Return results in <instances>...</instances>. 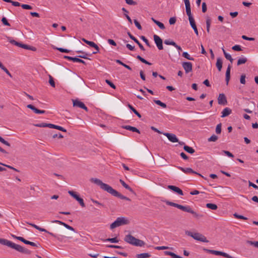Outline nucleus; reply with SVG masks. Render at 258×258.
Wrapping results in <instances>:
<instances>
[{
    "mask_svg": "<svg viewBox=\"0 0 258 258\" xmlns=\"http://www.w3.org/2000/svg\"><path fill=\"white\" fill-rule=\"evenodd\" d=\"M92 182L100 186V188L111 195L117 197L122 200H125L128 201H131V199L128 198L123 196L115 189H114L111 186L107 184L103 183L101 180L96 178H92L90 179Z\"/></svg>",
    "mask_w": 258,
    "mask_h": 258,
    "instance_id": "obj_1",
    "label": "nucleus"
},
{
    "mask_svg": "<svg viewBox=\"0 0 258 258\" xmlns=\"http://www.w3.org/2000/svg\"><path fill=\"white\" fill-rule=\"evenodd\" d=\"M164 202L167 205L176 207L179 209L182 210L183 211L191 213V214L193 215L194 217L197 219H200L203 217L204 216L203 214L197 213V212H195L194 210L191 209V208L189 206H184L168 201H165Z\"/></svg>",
    "mask_w": 258,
    "mask_h": 258,
    "instance_id": "obj_2",
    "label": "nucleus"
},
{
    "mask_svg": "<svg viewBox=\"0 0 258 258\" xmlns=\"http://www.w3.org/2000/svg\"><path fill=\"white\" fill-rule=\"evenodd\" d=\"M1 244L6 245L22 253L30 254L31 253L28 249L6 239L1 238Z\"/></svg>",
    "mask_w": 258,
    "mask_h": 258,
    "instance_id": "obj_3",
    "label": "nucleus"
},
{
    "mask_svg": "<svg viewBox=\"0 0 258 258\" xmlns=\"http://www.w3.org/2000/svg\"><path fill=\"white\" fill-rule=\"evenodd\" d=\"M185 234L186 235L192 237L194 239L198 241L203 242H209V240L207 239L206 237L200 233H192L189 231H186Z\"/></svg>",
    "mask_w": 258,
    "mask_h": 258,
    "instance_id": "obj_4",
    "label": "nucleus"
},
{
    "mask_svg": "<svg viewBox=\"0 0 258 258\" xmlns=\"http://www.w3.org/2000/svg\"><path fill=\"white\" fill-rule=\"evenodd\" d=\"M129 223V221L124 217H118L116 220L113 222L110 226L111 229H113L116 227L120 226L123 225H126Z\"/></svg>",
    "mask_w": 258,
    "mask_h": 258,
    "instance_id": "obj_5",
    "label": "nucleus"
},
{
    "mask_svg": "<svg viewBox=\"0 0 258 258\" xmlns=\"http://www.w3.org/2000/svg\"><path fill=\"white\" fill-rule=\"evenodd\" d=\"M9 41L11 44L16 45L18 47L23 48L24 49L31 50L34 51L36 50V48L35 47L31 46L28 45L27 44H23L21 42H17V41H15V40L11 39L9 38Z\"/></svg>",
    "mask_w": 258,
    "mask_h": 258,
    "instance_id": "obj_6",
    "label": "nucleus"
},
{
    "mask_svg": "<svg viewBox=\"0 0 258 258\" xmlns=\"http://www.w3.org/2000/svg\"><path fill=\"white\" fill-rule=\"evenodd\" d=\"M203 250L205 251L209 252L211 254H213L217 255H222L226 258H234L232 256L229 255V254L225 253L224 252H222L221 251H218L215 250H211L207 248H204Z\"/></svg>",
    "mask_w": 258,
    "mask_h": 258,
    "instance_id": "obj_7",
    "label": "nucleus"
},
{
    "mask_svg": "<svg viewBox=\"0 0 258 258\" xmlns=\"http://www.w3.org/2000/svg\"><path fill=\"white\" fill-rule=\"evenodd\" d=\"M69 194L76 199L80 204L82 207H85V204L84 202V200L82 198H80L75 191L69 190L68 191Z\"/></svg>",
    "mask_w": 258,
    "mask_h": 258,
    "instance_id": "obj_8",
    "label": "nucleus"
},
{
    "mask_svg": "<svg viewBox=\"0 0 258 258\" xmlns=\"http://www.w3.org/2000/svg\"><path fill=\"white\" fill-rule=\"evenodd\" d=\"M1 143L3 144L4 145H5L6 146L5 149H3L2 148H1V153L9 154L10 153V151L11 150L10 144L7 141L5 140L2 137L1 139Z\"/></svg>",
    "mask_w": 258,
    "mask_h": 258,
    "instance_id": "obj_9",
    "label": "nucleus"
},
{
    "mask_svg": "<svg viewBox=\"0 0 258 258\" xmlns=\"http://www.w3.org/2000/svg\"><path fill=\"white\" fill-rule=\"evenodd\" d=\"M154 40L155 42L157 45V47L159 50H162L163 49V41L162 39L158 35H154Z\"/></svg>",
    "mask_w": 258,
    "mask_h": 258,
    "instance_id": "obj_10",
    "label": "nucleus"
},
{
    "mask_svg": "<svg viewBox=\"0 0 258 258\" xmlns=\"http://www.w3.org/2000/svg\"><path fill=\"white\" fill-rule=\"evenodd\" d=\"M73 106L74 107H78L81 108H82L86 110V111H88V108L86 106L85 104L80 101V100L76 99V100H73Z\"/></svg>",
    "mask_w": 258,
    "mask_h": 258,
    "instance_id": "obj_11",
    "label": "nucleus"
},
{
    "mask_svg": "<svg viewBox=\"0 0 258 258\" xmlns=\"http://www.w3.org/2000/svg\"><path fill=\"white\" fill-rule=\"evenodd\" d=\"M178 168L180 170H181L182 171H183L185 173H194V174H197V175L200 176L201 177H203L205 179H207V178L204 177L202 174L197 172L196 171H194L190 168H184L181 167H178Z\"/></svg>",
    "mask_w": 258,
    "mask_h": 258,
    "instance_id": "obj_12",
    "label": "nucleus"
},
{
    "mask_svg": "<svg viewBox=\"0 0 258 258\" xmlns=\"http://www.w3.org/2000/svg\"><path fill=\"white\" fill-rule=\"evenodd\" d=\"M163 134L167 137L170 142L172 143L178 142V139L175 134L168 133H163Z\"/></svg>",
    "mask_w": 258,
    "mask_h": 258,
    "instance_id": "obj_13",
    "label": "nucleus"
},
{
    "mask_svg": "<svg viewBox=\"0 0 258 258\" xmlns=\"http://www.w3.org/2000/svg\"><path fill=\"white\" fill-rule=\"evenodd\" d=\"M182 66L186 74L192 71V65L190 62H183L182 63Z\"/></svg>",
    "mask_w": 258,
    "mask_h": 258,
    "instance_id": "obj_14",
    "label": "nucleus"
},
{
    "mask_svg": "<svg viewBox=\"0 0 258 258\" xmlns=\"http://www.w3.org/2000/svg\"><path fill=\"white\" fill-rule=\"evenodd\" d=\"M218 102L220 105H226L227 101L225 95L224 94H220L218 97Z\"/></svg>",
    "mask_w": 258,
    "mask_h": 258,
    "instance_id": "obj_15",
    "label": "nucleus"
},
{
    "mask_svg": "<svg viewBox=\"0 0 258 258\" xmlns=\"http://www.w3.org/2000/svg\"><path fill=\"white\" fill-rule=\"evenodd\" d=\"M127 34L130 37V38L139 45L140 48L142 50H145V48L143 45L139 41V40L136 37H135L133 35H132V34L130 32H128Z\"/></svg>",
    "mask_w": 258,
    "mask_h": 258,
    "instance_id": "obj_16",
    "label": "nucleus"
},
{
    "mask_svg": "<svg viewBox=\"0 0 258 258\" xmlns=\"http://www.w3.org/2000/svg\"><path fill=\"white\" fill-rule=\"evenodd\" d=\"M136 238L131 234L126 235L124 237V241L130 244L134 245Z\"/></svg>",
    "mask_w": 258,
    "mask_h": 258,
    "instance_id": "obj_17",
    "label": "nucleus"
},
{
    "mask_svg": "<svg viewBox=\"0 0 258 258\" xmlns=\"http://www.w3.org/2000/svg\"><path fill=\"white\" fill-rule=\"evenodd\" d=\"M167 188L170 190H172V191L176 192L178 195L180 196L183 195V192L182 190L179 188V187L174 186V185H168Z\"/></svg>",
    "mask_w": 258,
    "mask_h": 258,
    "instance_id": "obj_18",
    "label": "nucleus"
},
{
    "mask_svg": "<svg viewBox=\"0 0 258 258\" xmlns=\"http://www.w3.org/2000/svg\"><path fill=\"white\" fill-rule=\"evenodd\" d=\"M27 107L32 110L35 113L37 114H42L45 112V110H39L31 104L27 105Z\"/></svg>",
    "mask_w": 258,
    "mask_h": 258,
    "instance_id": "obj_19",
    "label": "nucleus"
},
{
    "mask_svg": "<svg viewBox=\"0 0 258 258\" xmlns=\"http://www.w3.org/2000/svg\"><path fill=\"white\" fill-rule=\"evenodd\" d=\"M231 65L229 64L228 67H227L226 72L225 81H226V85H228V83H229V80H230V70H231Z\"/></svg>",
    "mask_w": 258,
    "mask_h": 258,
    "instance_id": "obj_20",
    "label": "nucleus"
},
{
    "mask_svg": "<svg viewBox=\"0 0 258 258\" xmlns=\"http://www.w3.org/2000/svg\"><path fill=\"white\" fill-rule=\"evenodd\" d=\"M231 113L232 110L230 108L226 107L222 111L221 117H226L230 115Z\"/></svg>",
    "mask_w": 258,
    "mask_h": 258,
    "instance_id": "obj_21",
    "label": "nucleus"
},
{
    "mask_svg": "<svg viewBox=\"0 0 258 258\" xmlns=\"http://www.w3.org/2000/svg\"><path fill=\"white\" fill-rule=\"evenodd\" d=\"M123 128L132 131L133 132H136L138 134H140V131L136 127L132 126L131 125H124L122 126Z\"/></svg>",
    "mask_w": 258,
    "mask_h": 258,
    "instance_id": "obj_22",
    "label": "nucleus"
},
{
    "mask_svg": "<svg viewBox=\"0 0 258 258\" xmlns=\"http://www.w3.org/2000/svg\"><path fill=\"white\" fill-rule=\"evenodd\" d=\"M54 222L58 223V224H59L60 225H62L66 228H67L68 229H69V230H71L72 231H75V229H74V228L73 227H71V226L67 224L66 223H65L64 222H61L60 221H59V220H55L54 221Z\"/></svg>",
    "mask_w": 258,
    "mask_h": 258,
    "instance_id": "obj_23",
    "label": "nucleus"
},
{
    "mask_svg": "<svg viewBox=\"0 0 258 258\" xmlns=\"http://www.w3.org/2000/svg\"><path fill=\"white\" fill-rule=\"evenodd\" d=\"M119 182L125 188L128 189L132 193L135 194V192L133 190V189L128 185H127L123 180L120 179Z\"/></svg>",
    "mask_w": 258,
    "mask_h": 258,
    "instance_id": "obj_24",
    "label": "nucleus"
},
{
    "mask_svg": "<svg viewBox=\"0 0 258 258\" xmlns=\"http://www.w3.org/2000/svg\"><path fill=\"white\" fill-rule=\"evenodd\" d=\"M185 5L186 13L188 17V18L192 17L191 13L190 3L185 4Z\"/></svg>",
    "mask_w": 258,
    "mask_h": 258,
    "instance_id": "obj_25",
    "label": "nucleus"
},
{
    "mask_svg": "<svg viewBox=\"0 0 258 258\" xmlns=\"http://www.w3.org/2000/svg\"><path fill=\"white\" fill-rule=\"evenodd\" d=\"M222 63L223 62L222 59L220 57H218L217 59L216 65L219 72L221 71L222 68Z\"/></svg>",
    "mask_w": 258,
    "mask_h": 258,
    "instance_id": "obj_26",
    "label": "nucleus"
},
{
    "mask_svg": "<svg viewBox=\"0 0 258 258\" xmlns=\"http://www.w3.org/2000/svg\"><path fill=\"white\" fill-rule=\"evenodd\" d=\"M164 252V254L165 255H170L173 258H183L181 256H180L179 255H177V254H175L174 253H173L172 252H171V251H165Z\"/></svg>",
    "mask_w": 258,
    "mask_h": 258,
    "instance_id": "obj_27",
    "label": "nucleus"
},
{
    "mask_svg": "<svg viewBox=\"0 0 258 258\" xmlns=\"http://www.w3.org/2000/svg\"><path fill=\"white\" fill-rule=\"evenodd\" d=\"M184 151L190 154H193L195 152V150L191 147L187 145H184L183 147Z\"/></svg>",
    "mask_w": 258,
    "mask_h": 258,
    "instance_id": "obj_28",
    "label": "nucleus"
},
{
    "mask_svg": "<svg viewBox=\"0 0 258 258\" xmlns=\"http://www.w3.org/2000/svg\"><path fill=\"white\" fill-rule=\"evenodd\" d=\"M90 46L92 47H93L95 49H97V51H94L93 52V54H96L97 53H98L99 51V47H98V46L93 41H91L90 43H89V45Z\"/></svg>",
    "mask_w": 258,
    "mask_h": 258,
    "instance_id": "obj_29",
    "label": "nucleus"
},
{
    "mask_svg": "<svg viewBox=\"0 0 258 258\" xmlns=\"http://www.w3.org/2000/svg\"><path fill=\"white\" fill-rule=\"evenodd\" d=\"M122 11L124 13V15L125 17L126 18V19H127L128 21L130 22V23L131 24H132V20L127 14L128 13V11L126 10L124 8H122Z\"/></svg>",
    "mask_w": 258,
    "mask_h": 258,
    "instance_id": "obj_30",
    "label": "nucleus"
},
{
    "mask_svg": "<svg viewBox=\"0 0 258 258\" xmlns=\"http://www.w3.org/2000/svg\"><path fill=\"white\" fill-rule=\"evenodd\" d=\"M27 223L28 224H29V225H31L32 227H34V228L40 231H41V232L46 231V229H45L44 228H41V227L38 226L37 225H35L34 224L30 223H29V222H27Z\"/></svg>",
    "mask_w": 258,
    "mask_h": 258,
    "instance_id": "obj_31",
    "label": "nucleus"
},
{
    "mask_svg": "<svg viewBox=\"0 0 258 258\" xmlns=\"http://www.w3.org/2000/svg\"><path fill=\"white\" fill-rule=\"evenodd\" d=\"M145 245V242L141 240H140L139 239H136V241L135 242V243L134 244V245H135V246H144Z\"/></svg>",
    "mask_w": 258,
    "mask_h": 258,
    "instance_id": "obj_32",
    "label": "nucleus"
},
{
    "mask_svg": "<svg viewBox=\"0 0 258 258\" xmlns=\"http://www.w3.org/2000/svg\"><path fill=\"white\" fill-rule=\"evenodd\" d=\"M150 256V254L149 253H142L136 255L137 258H148Z\"/></svg>",
    "mask_w": 258,
    "mask_h": 258,
    "instance_id": "obj_33",
    "label": "nucleus"
},
{
    "mask_svg": "<svg viewBox=\"0 0 258 258\" xmlns=\"http://www.w3.org/2000/svg\"><path fill=\"white\" fill-rule=\"evenodd\" d=\"M206 207L209 208V209L213 210H216L218 208V207H217V206L216 204H212V203H208V204H206Z\"/></svg>",
    "mask_w": 258,
    "mask_h": 258,
    "instance_id": "obj_34",
    "label": "nucleus"
},
{
    "mask_svg": "<svg viewBox=\"0 0 258 258\" xmlns=\"http://www.w3.org/2000/svg\"><path fill=\"white\" fill-rule=\"evenodd\" d=\"M50 124L51 123H41L34 124V125L35 126L40 127H48L50 128Z\"/></svg>",
    "mask_w": 258,
    "mask_h": 258,
    "instance_id": "obj_35",
    "label": "nucleus"
},
{
    "mask_svg": "<svg viewBox=\"0 0 258 258\" xmlns=\"http://www.w3.org/2000/svg\"><path fill=\"white\" fill-rule=\"evenodd\" d=\"M222 49L223 53L226 58L229 60L231 62V63H232L233 59L232 58L231 55L228 54L223 48Z\"/></svg>",
    "mask_w": 258,
    "mask_h": 258,
    "instance_id": "obj_36",
    "label": "nucleus"
},
{
    "mask_svg": "<svg viewBox=\"0 0 258 258\" xmlns=\"http://www.w3.org/2000/svg\"><path fill=\"white\" fill-rule=\"evenodd\" d=\"M115 61H116L117 63H118V64H120V65H121V66H123L124 68H126V69H128V70H132V68H131L129 66H128V65H127V64H125V63H124L123 62H122L121 60H120L119 59H116V60H115Z\"/></svg>",
    "mask_w": 258,
    "mask_h": 258,
    "instance_id": "obj_37",
    "label": "nucleus"
},
{
    "mask_svg": "<svg viewBox=\"0 0 258 258\" xmlns=\"http://www.w3.org/2000/svg\"><path fill=\"white\" fill-rule=\"evenodd\" d=\"M154 102L157 105L160 106L163 108H166L167 105L165 103L162 102L160 100H154Z\"/></svg>",
    "mask_w": 258,
    "mask_h": 258,
    "instance_id": "obj_38",
    "label": "nucleus"
},
{
    "mask_svg": "<svg viewBox=\"0 0 258 258\" xmlns=\"http://www.w3.org/2000/svg\"><path fill=\"white\" fill-rule=\"evenodd\" d=\"M247 59L245 57H242L238 59L237 64L239 66L242 64L245 63L247 61Z\"/></svg>",
    "mask_w": 258,
    "mask_h": 258,
    "instance_id": "obj_39",
    "label": "nucleus"
},
{
    "mask_svg": "<svg viewBox=\"0 0 258 258\" xmlns=\"http://www.w3.org/2000/svg\"><path fill=\"white\" fill-rule=\"evenodd\" d=\"M137 58L138 59H139V60H140L143 63H145L146 64H148V65H151V63L150 62H149L148 61H147L146 59H145L144 58L142 57L140 55H137Z\"/></svg>",
    "mask_w": 258,
    "mask_h": 258,
    "instance_id": "obj_40",
    "label": "nucleus"
},
{
    "mask_svg": "<svg viewBox=\"0 0 258 258\" xmlns=\"http://www.w3.org/2000/svg\"><path fill=\"white\" fill-rule=\"evenodd\" d=\"M103 241H109L112 243H117L118 242V240L117 238V237L109 238L103 240Z\"/></svg>",
    "mask_w": 258,
    "mask_h": 258,
    "instance_id": "obj_41",
    "label": "nucleus"
},
{
    "mask_svg": "<svg viewBox=\"0 0 258 258\" xmlns=\"http://www.w3.org/2000/svg\"><path fill=\"white\" fill-rule=\"evenodd\" d=\"M182 56L185 57V58L190 60H194V58L190 56V55L187 52H184L182 53Z\"/></svg>",
    "mask_w": 258,
    "mask_h": 258,
    "instance_id": "obj_42",
    "label": "nucleus"
},
{
    "mask_svg": "<svg viewBox=\"0 0 258 258\" xmlns=\"http://www.w3.org/2000/svg\"><path fill=\"white\" fill-rule=\"evenodd\" d=\"M1 70H3L11 78H12V76L11 74L10 73V72L8 71V70L4 67L2 63H1Z\"/></svg>",
    "mask_w": 258,
    "mask_h": 258,
    "instance_id": "obj_43",
    "label": "nucleus"
},
{
    "mask_svg": "<svg viewBox=\"0 0 258 258\" xmlns=\"http://www.w3.org/2000/svg\"><path fill=\"white\" fill-rule=\"evenodd\" d=\"M188 20H189L190 26L192 27V28H196V27H197V26H196V23L195 22V20H194L193 17L188 18Z\"/></svg>",
    "mask_w": 258,
    "mask_h": 258,
    "instance_id": "obj_44",
    "label": "nucleus"
},
{
    "mask_svg": "<svg viewBox=\"0 0 258 258\" xmlns=\"http://www.w3.org/2000/svg\"><path fill=\"white\" fill-rule=\"evenodd\" d=\"M218 139V138L217 136L213 135L208 140L209 142H216Z\"/></svg>",
    "mask_w": 258,
    "mask_h": 258,
    "instance_id": "obj_45",
    "label": "nucleus"
},
{
    "mask_svg": "<svg viewBox=\"0 0 258 258\" xmlns=\"http://www.w3.org/2000/svg\"><path fill=\"white\" fill-rule=\"evenodd\" d=\"M221 123H219L217 125L216 127V133L217 134H220L221 133Z\"/></svg>",
    "mask_w": 258,
    "mask_h": 258,
    "instance_id": "obj_46",
    "label": "nucleus"
},
{
    "mask_svg": "<svg viewBox=\"0 0 258 258\" xmlns=\"http://www.w3.org/2000/svg\"><path fill=\"white\" fill-rule=\"evenodd\" d=\"M44 232L49 234L51 236H52L53 237L56 238L59 241H61V239L59 237L57 236V235H56L55 234H53V233L50 232L48 231H47V230H46V231H44Z\"/></svg>",
    "mask_w": 258,
    "mask_h": 258,
    "instance_id": "obj_47",
    "label": "nucleus"
},
{
    "mask_svg": "<svg viewBox=\"0 0 258 258\" xmlns=\"http://www.w3.org/2000/svg\"><path fill=\"white\" fill-rule=\"evenodd\" d=\"M49 83L52 87H55V82L52 76H49Z\"/></svg>",
    "mask_w": 258,
    "mask_h": 258,
    "instance_id": "obj_48",
    "label": "nucleus"
},
{
    "mask_svg": "<svg viewBox=\"0 0 258 258\" xmlns=\"http://www.w3.org/2000/svg\"><path fill=\"white\" fill-rule=\"evenodd\" d=\"M155 24H156V25H157V26H158V27H159L161 29L163 30V29H164L165 28V26H164V24H163L162 23H161V22H159V21H157L155 22Z\"/></svg>",
    "mask_w": 258,
    "mask_h": 258,
    "instance_id": "obj_49",
    "label": "nucleus"
},
{
    "mask_svg": "<svg viewBox=\"0 0 258 258\" xmlns=\"http://www.w3.org/2000/svg\"><path fill=\"white\" fill-rule=\"evenodd\" d=\"M233 215L235 218H236L237 219H243V220H247V218L244 217L243 216L238 215L237 213H235Z\"/></svg>",
    "mask_w": 258,
    "mask_h": 258,
    "instance_id": "obj_50",
    "label": "nucleus"
},
{
    "mask_svg": "<svg viewBox=\"0 0 258 258\" xmlns=\"http://www.w3.org/2000/svg\"><path fill=\"white\" fill-rule=\"evenodd\" d=\"M105 82L112 88L114 89L116 88V86H115V85L109 80H106Z\"/></svg>",
    "mask_w": 258,
    "mask_h": 258,
    "instance_id": "obj_51",
    "label": "nucleus"
},
{
    "mask_svg": "<svg viewBox=\"0 0 258 258\" xmlns=\"http://www.w3.org/2000/svg\"><path fill=\"white\" fill-rule=\"evenodd\" d=\"M245 78L246 76L245 74H242L240 79V82L242 84H245Z\"/></svg>",
    "mask_w": 258,
    "mask_h": 258,
    "instance_id": "obj_52",
    "label": "nucleus"
},
{
    "mask_svg": "<svg viewBox=\"0 0 258 258\" xmlns=\"http://www.w3.org/2000/svg\"><path fill=\"white\" fill-rule=\"evenodd\" d=\"M232 49L235 51H241V46L239 45H235L233 46L232 48Z\"/></svg>",
    "mask_w": 258,
    "mask_h": 258,
    "instance_id": "obj_53",
    "label": "nucleus"
},
{
    "mask_svg": "<svg viewBox=\"0 0 258 258\" xmlns=\"http://www.w3.org/2000/svg\"><path fill=\"white\" fill-rule=\"evenodd\" d=\"M1 21L3 22L4 25L6 26H10V23L8 22L6 17L2 18V19H1Z\"/></svg>",
    "mask_w": 258,
    "mask_h": 258,
    "instance_id": "obj_54",
    "label": "nucleus"
},
{
    "mask_svg": "<svg viewBox=\"0 0 258 258\" xmlns=\"http://www.w3.org/2000/svg\"><path fill=\"white\" fill-rule=\"evenodd\" d=\"M141 38L145 42V43L146 44L147 46H148L149 47H151V45L148 40L145 36H141Z\"/></svg>",
    "mask_w": 258,
    "mask_h": 258,
    "instance_id": "obj_55",
    "label": "nucleus"
},
{
    "mask_svg": "<svg viewBox=\"0 0 258 258\" xmlns=\"http://www.w3.org/2000/svg\"><path fill=\"white\" fill-rule=\"evenodd\" d=\"M134 23H135L136 26L138 28V29L139 30H142V27L141 24H140V23L136 19H135L134 20Z\"/></svg>",
    "mask_w": 258,
    "mask_h": 258,
    "instance_id": "obj_56",
    "label": "nucleus"
},
{
    "mask_svg": "<svg viewBox=\"0 0 258 258\" xmlns=\"http://www.w3.org/2000/svg\"><path fill=\"white\" fill-rule=\"evenodd\" d=\"M74 62H80L84 64H86L85 61H84L83 59H81L78 57H74Z\"/></svg>",
    "mask_w": 258,
    "mask_h": 258,
    "instance_id": "obj_57",
    "label": "nucleus"
},
{
    "mask_svg": "<svg viewBox=\"0 0 258 258\" xmlns=\"http://www.w3.org/2000/svg\"><path fill=\"white\" fill-rule=\"evenodd\" d=\"M164 43L166 44V45H171L173 46V45L175 43V42L171 41L169 39H166L164 41Z\"/></svg>",
    "mask_w": 258,
    "mask_h": 258,
    "instance_id": "obj_58",
    "label": "nucleus"
},
{
    "mask_svg": "<svg viewBox=\"0 0 258 258\" xmlns=\"http://www.w3.org/2000/svg\"><path fill=\"white\" fill-rule=\"evenodd\" d=\"M57 50H59L60 52H65V53H69L70 51L68 49H64V48H57V47H56L55 48Z\"/></svg>",
    "mask_w": 258,
    "mask_h": 258,
    "instance_id": "obj_59",
    "label": "nucleus"
},
{
    "mask_svg": "<svg viewBox=\"0 0 258 258\" xmlns=\"http://www.w3.org/2000/svg\"><path fill=\"white\" fill-rule=\"evenodd\" d=\"M21 7L23 9L26 10H31L32 9V7L31 6L26 4H23L21 5Z\"/></svg>",
    "mask_w": 258,
    "mask_h": 258,
    "instance_id": "obj_60",
    "label": "nucleus"
},
{
    "mask_svg": "<svg viewBox=\"0 0 258 258\" xmlns=\"http://www.w3.org/2000/svg\"><path fill=\"white\" fill-rule=\"evenodd\" d=\"M211 23V19L207 17L206 19V28H210Z\"/></svg>",
    "mask_w": 258,
    "mask_h": 258,
    "instance_id": "obj_61",
    "label": "nucleus"
},
{
    "mask_svg": "<svg viewBox=\"0 0 258 258\" xmlns=\"http://www.w3.org/2000/svg\"><path fill=\"white\" fill-rule=\"evenodd\" d=\"M247 243H249L251 245L254 246L255 247L258 248V241H247Z\"/></svg>",
    "mask_w": 258,
    "mask_h": 258,
    "instance_id": "obj_62",
    "label": "nucleus"
},
{
    "mask_svg": "<svg viewBox=\"0 0 258 258\" xmlns=\"http://www.w3.org/2000/svg\"><path fill=\"white\" fill-rule=\"evenodd\" d=\"M222 152L227 156L229 157L233 158L234 157L233 155L230 153L229 151L223 150Z\"/></svg>",
    "mask_w": 258,
    "mask_h": 258,
    "instance_id": "obj_63",
    "label": "nucleus"
},
{
    "mask_svg": "<svg viewBox=\"0 0 258 258\" xmlns=\"http://www.w3.org/2000/svg\"><path fill=\"white\" fill-rule=\"evenodd\" d=\"M176 21V19L175 17H171L170 18L169 22L170 25H173L175 23Z\"/></svg>",
    "mask_w": 258,
    "mask_h": 258,
    "instance_id": "obj_64",
    "label": "nucleus"
}]
</instances>
